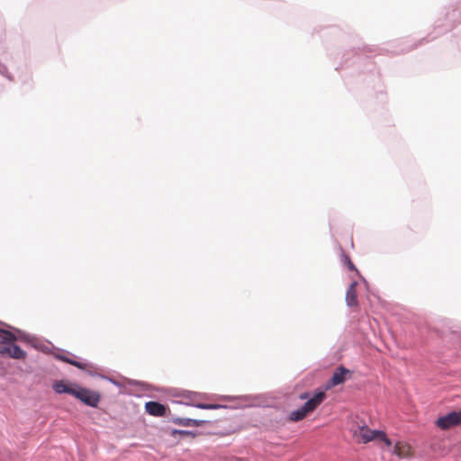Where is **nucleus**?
<instances>
[{
	"mask_svg": "<svg viewBox=\"0 0 461 461\" xmlns=\"http://www.w3.org/2000/svg\"><path fill=\"white\" fill-rule=\"evenodd\" d=\"M354 440L358 444H366L368 442L378 440L382 441L386 447L392 446V441L386 434L381 430H373L365 423L353 425L350 428Z\"/></svg>",
	"mask_w": 461,
	"mask_h": 461,
	"instance_id": "nucleus-1",
	"label": "nucleus"
},
{
	"mask_svg": "<svg viewBox=\"0 0 461 461\" xmlns=\"http://www.w3.org/2000/svg\"><path fill=\"white\" fill-rule=\"evenodd\" d=\"M301 400L308 399L307 402L299 409L292 411L289 415V420L294 422L303 420L308 414L312 413L316 408L324 401L326 394L324 392H318L309 398L308 393L300 394Z\"/></svg>",
	"mask_w": 461,
	"mask_h": 461,
	"instance_id": "nucleus-2",
	"label": "nucleus"
},
{
	"mask_svg": "<svg viewBox=\"0 0 461 461\" xmlns=\"http://www.w3.org/2000/svg\"><path fill=\"white\" fill-rule=\"evenodd\" d=\"M15 337L10 331L0 329V354L14 359H24L26 352L14 343Z\"/></svg>",
	"mask_w": 461,
	"mask_h": 461,
	"instance_id": "nucleus-3",
	"label": "nucleus"
},
{
	"mask_svg": "<svg viewBox=\"0 0 461 461\" xmlns=\"http://www.w3.org/2000/svg\"><path fill=\"white\" fill-rule=\"evenodd\" d=\"M74 393V397L91 407H96L101 399V396L97 392L84 388L79 384L76 386V391Z\"/></svg>",
	"mask_w": 461,
	"mask_h": 461,
	"instance_id": "nucleus-4",
	"label": "nucleus"
},
{
	"mask_svg": "<svg viewBox=\"0 0 461 461\" xmlns=\"http://www.w3.org/2000/svg\"><path fill=\"white\" fill-rule=\"evenodd\" d=\"M435 424L442 430H447L461 425V410L458 411L448 412L447 414L438 418Z\"/></svg>",
	"mask_w": 461,
	"mask_h": 461,
	"instance_id": "nucleus-5",
	"label": "nucleus"
},
{
	"mask_svg": "<svg viewBox=\"0 0 461 461\" xmlns=\"http://www.w3.org/2000/svg\"><path fill=\"white\" fill-rule=\"evenodd\" d=\"M351 374L352 372L344 366L338 367L328 382L326 388L330 389L333 386L343 384L347 379L351 377Z\"/></svg>",
	"mask_w": 461,
	"mask_h": 461,
	"instance_id": "nucleus-6",
	"label": "nucleus"
},
{
	"mask_svg": "<svg viewBox=\"0 0 461 461\" xmlns=\"http://www.w3.org/2000/svg\"><path fill=\"white\" fill-rule=\"evenodd\" d=\"M201 395L194 392H186V404L195 406L203 410H214L221 407L220 404H207L199 402Z\"/></svg>",
	"mask_w": 461,
	"mask_h": 461,
	"instance_id": "nucleus-7",
	"label": "nucleus"
},
{
	"mask_svg": "<svg viewBox=\"0 0 461 461\" xmlns=\"http://www.w3.org/2000/svg\"><path fill=\"white\" fill-rule=\"evenodd\" d=\"M393 453L400 458H406L412 456L411 446L403 441L395 443Z\"/></svg>",
	"mask_w": 461,
	"mask_h": 461,
	"instance_id": "nucleus-8",
	"label": "nucleus"
},
{
	"mask_svg": "<svg viewBox=\"0 0 461 461\" xmlns=\"http://www.w3.org/2000/svg\"><path fill=\"white\" fill-rule=\"evenodd\" d=\"M145 409L149 414L157 417H163L167 412L166 407L158 402H148Z\"/></svg>",
	"mask_w": 461,
	"mask_h": 461,
	"instance_id": "nucleus-9",
	"label": "nucleus"
},
{
	"mask_svg": "<svg viewBox=\"0 0 461 461\" xmlns=\"http://www.w3.org/2000/svg\"><path fill=\"white\" fill-rule=\"evenodd\" d=\"M76 386H77V384L59 381L54 384L53 389L57 393H68L74 396Z\"/></svg>",
	"mask_w": 461,
	"mask_h": 461,
	"instance_id": "nucleus-10",
	"label": "nucleus"
},
{
	"mask_svg": "<svg viewBox=\"0 0 461 461\" xmlns=\"http://www.w3.org/2000/svg\"><path fill=\"white\" fill-rule=\"evenodd\" d=\"M176 424L182 425V426H201L205 421L204 420H193L188 418H180L176 419L175 421Z\"/></svg>",
	"mask_w": 461,
	"mask_h": 461,
	"instance_id": "nucleus-11",
	"label": "nucleus"
},
{
	"mask_svg": "<svg viewBox=\"0 0 461 461\" xmlns=\"http://www.w3.org/2000/svg\"><path fill=\"white\" fill-rule=\"evenodd\" d=\"M357 290H348L346 301L348 306H357Z\"/></svg>",
	"mask_w": 461,
	"mask_h": 461,
	"instance_id": "nucleus-12",
	"label": "nucleus"
},
{
	"mask_svg": "<svg viewBox=\"0 0 461 461\" xmlns=\"http://www.w3.org/2000/svg\"><path fill=\"white\" fill-rule=\"evenodd\" d=\"M367 285H368V284H367L366 280L364 277L359 276L357 280H354L349 285L348 288H357V287L363 288V287H366Z\"/></svg>",
	"mask_w": 461,
	"mask_h": 461,
	"instance_id": "nucleus-13",
	"label": "nucleus"
},
{
	"mask_svg": "<svg viewBox=\"0 0 461 461\" xmlns=\"http://www.w3.org/2000/svg\"><path fill=\"white\" fill-rule=\"evenodd\" d=\"M71 365L75 366L77 368L82 369V370H85L87 367V364L79 362V361H76V360H73V362H71Z\"/></svg>",
	"mask_w": 461,
	"mask_h": 461,
	"instance_id": "nucleus-14",
	"label": "nucleus"
},
{
	"mask_svg": "<svg viewBox=\"0 0 461 461\" xmlns=\"http://www.w3.org/2000/svg\"><path fill=\"white\" fill-rule=\"evenodd\" d=\"M58 358L66 362V363H69L71 364V362H73V359L68 357H65V356H58Z\"/></svg>",
	"mask_w": 461,
	"mask_h": 461,
	"instance_id": "nucleus-15",
	"label": "nucleus"
},
{
	"mask_svg": "<svg viewBox=\"0 0 461 461\" xmlns=\"http://www.w3.org/2000/svg\"><path fill=\"white\" fill-rule=\"evenodd\" d=\"M348 260V267L350 270H356L354 264L350 261L349 258H347Z\"/></svg>",
	"mask_w": 461,
	"mask_h": 461,
	"instance_id": "nucleus-16",
	"label": "nucleus"
},
{
	"mask_svg": "<svg viewBox=\"0 0 461 461\" xmlns=\"http://www.w3.org/2000/svg\"><path fill=\"white\" fill-rule=\"evenodd\" d=\"M179 433L181 434H184V435H190L192 437H194V434H193L192 432H189V431H179Z\"/></svg>",
	"mask_w": 461,
	"mask_h": 461,
	"instance_id": "nucleus-17",
	"label": "nucleus"
}]
</instances>
